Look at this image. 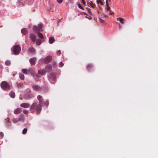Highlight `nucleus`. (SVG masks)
Here are the masks:
<instances>
[{"mask_svg":"<svg viewBox=\"0 0 158 158\" xmlns=\"http://www.w3.org/2000/svg\"><path fill=\"white\" fill-rule=\"evenodd\" d=\"M43 102L44 103L45 105L46 106H48L49 104V102L47 101H46L45 102Z\"/></svg>","mask_w":158,"mask_h":158,"instance_id":"nucleus-38","label":"nucleus"},{"mask_svg":"<svg viewBox=\"0 0 158 158\" xmlns=\"http://www.w3.org/2000/svg\"><path fill=\"white\" fill-rule=\"evenodd\" d=\"M37 98L38 100L39 101V103L41 105L42 104V102L43 100L42 97L40 95H38Z\"/></svg>","mask_w":158,"mask_h":158,"instance_id":"nucleus-10","label":"nucleus"},{"mask_svg":"<svg viewBox=\"0 0 158 158\" xmlns=\"http://www.w3.org/2000/svg\"><path fill=\"white\" fill-rule=\"evenodd\" d=\"M21 31L22 33L24 35H26L27 33V29L25 28L22 29Z\"/></svg>","mask_w":158,"mask_h":158,"instance_id":"nucleus-14","label":"nucleus"},{"mask_svg":"<svg viewBox=\"0 0 158 158\" xmlns=\"http://www.w3.org/2000/svg\"><path fill=\"white\" fill-rule=\"evenodd\" d=\"M41 110V105L39 103L38 104L36 102L33 103L31 106L30 108V111L32 113L35 111H36L37 114L40 113Z\"/></svg>","mask_w":158,"mask_h":158,"instance_id":"nucleus-1","label":"nucleus"},{"mask_svg":"<svg viewBox=\"0 0 158 158\" xmlns=\"http://www.w3.org/2000/svg\"><path fill=\"white\" fill-rule=\"evenodd\" d=\"M114 14V13L113 12H112V13H109V15H113Z\"/></svg>","mask_w":158,"mask_h":158,"instance_id":"nucleus-43","label":"nucleus"},{"mask_svg":"<svg viewBox=\"0 0 158 158\" xmlns=\"http://www.w3.org/2000/svg\"><path fill=\"white\" fill-rule=\"evenodd\" d=\"M109 2H110V0H109Z\"/></svg>","mask_w":158,"mask_h":158,"instance_id":"nucleus-46","label":"nucleus"},{"mask_svg":"<svg viewBox=\"0 0 158 158\" xmlns=\"http://www.w3.org/2000/svg\"><path fill=\"white\" fill-rule=\"evenodd\" d=\"M92 2H90V3H89V5L90 6H91L92 8H94L95 6V4H92Z\"/></svg>","mask_w":158,"mask_h":158,"instance_id":"nucleus-27","label":"nucleus"},{"mask_svg":"<svg viewBox=\"0 0 158 158\" xmlns=\"http://www.w3.org/2000/svg\"><path fill=\"white\" fill-rule=\"evenodd\" d=\"M87 11L89 14L90 15H91L92 14V13L91 11V10L90 9L88 8Z\"/></svg>","mask_w":158,"mask_h":158,"instance_id":"nucleus-33","label":"nucleus"},{"mask_svg":"<svg viewBox=\"0 0 158 158\" xmlns=\"http://www.w3.org/2000/svg\"><path fill=\"white\" fill-rule=\"evenodd\" d=\"M63 0H57V2L59 3H61L62 2Z\"/></svg>","mask_w":158,"mask_h":158,"instance_id":"nucleus-39","label":"nucleus"},{"mask_svg":"<svg viewBox=\"0 0 158 158\" xmlns=\"http://www.w3.org/2000/svg\"><path fill=\"white\" fill-rule=\"evenodd\" d=\"M84 14L85 15H87V14L85 13H84Z\"/></svg>","mask_w":158,"mask_h":158,"instance_id":"nucleus-45","label":"nucleus"},{"mask_svg":"<svg viewBox=\"0 0 158 158\" xmlns=\"http://www.w3.org/2000/svg\"><path fill=\"white\" fill-rule=\"evenodd\" d=\"M5 64L6 65L9 66L10 64V60H7L6 61Z\"/></svg>","mask_w":158,"mask_h":158,"instance_id":"nucleus-26","label":"nucleus"},{"mask_svg":"<svg viewBox=\"0 0 158 158\" xmlns=\"http://www.w3.org/2000/svg\"><path fill=\"white\" fill-rule=\"evenodd\" d=\"M49 80L52 83H54L55 82L56 77L55 75L52 73L48 76Z\"/></svg>","mask_w":158,"mask_h":158,"instance_id":"nucleus-4","label":"nucleus"},{"mask_svg":"<svg viewBox=\"0 0 158 158\" xmlns=\"http://www.w3.org/2000/svg\"><path fill=\"white\" fill-rule=\"evenodd\" d=\"M27 128H24L23 129V131H22V133L23 134H26L27 132Z\"/></svg>","mask_w":158,"mask_h":158,"instance_id":"nucleus-29","label":"nucleus"},{"mask_svg":"<svg viewBox=\"0 0 158 158\" xmlns=\"http://www.w3.org/2000/svg\"><path fill=\"white\" fill-rule=\"evenodd\" d=\"M19 77L20 79L22 80H23L24 79V77L23 74H21L19 75Z\"/></svg>","mask_w":158,"mask_h":158,"instance_id":"nucleus-25","label":"nucleus"},{"mask_svg":"<svg viewBox=\"0 0 158 158\" xmlns=\"http://www.w3.org/2000/svg\"><path fill=\"white\" fill-rule=\"evenodd\" d=\"M42 27H43V25L41 24H39L38 25V30H39V31H43L42 29Z\"/></svg>","mask_w":158,"mask_h":158,"instance_id":"nucleus-19","label":"nucleus"},{"mask_svg":"<svg viewBox=\"0 0 158 158\" xmlns=\"http://www.w3.org/2000/svg\"><path fill=\"white\" fill-rule=\"evenodd\" d=\"M37 33L38 34V35L39 37L40 38H41L42 39L44 38V36L42 33H40L39 32Z\"/></svg>","mask_w":158,"mask_h":158,"instance_id":"nucleus-24","label":"nucleus"},{"mask_svg":"<svg viewBox=\"0 0 158 158\" xmlns=\"http://www.w3.org/2000/svg\"><path fill=\"white\" fill-rule=\"evenodd\" d=\"M36 44L37 45H39L42 43V41L40 39H38L36 41Z\"/></svg>","mask_w":158,"mask_h":158,"instance_id":"nucleus-21","label":"nucleus"},{"mask_svg":"<svg viewBox=\"0 0 158 158\" xmlns=\"http://www.w3.org/2000/svg\"><path fill=\"white\" fill-rule=\"evenodd\" d=\"M27 51L30 53H34L35 52V49L33 47H31L28 49Z\"/></svg>","mask_w":158,"mask_h":158,"instance_id":"nucleus-11","label":"nucleus"},{"mask_svg":"<svg viewBox=\"0 0 158 158\" xmlns=\"http://www.w3.org/2000/svg\"><path fill=\"white\" fill-rule=\"evenodd\" d=\"M38 72V73L40 74V75H44L45 73V71L43 70L39 71Z\"/></svg>","mask_w":158,"mask_h":158,"instance_id":"nucleus-23","label":"nucleus"},{"mask_svg":"<svg viewBox=\"0 0 158 158\" xmlns=\"http://www.w3.org/2000/svg\"><path fill=\"white\" fill-rule=\"evenodd\" d=\"M32 86L33 89L35 90L38 91H40L42 88L37 85H32Z\"/></svg>","mask_w":158,"mask_h":158,"instance_id":"nucleus-5","label":"nucleus"},{"mask_svg":"<svg viewBox=\"0 0 158 158\" xmlns=\"http://www.w3.org/2000/svg\"><path fill=\"white\" fill-rule=\"evenodd\" d=\"M21 51L20 47L18 45H16L13 47V52L15 55L18 54Z\"/></svg>","mask_w":158,"mask_h":158,"instance_id":"nucleus-3","label":"nucleus"},{"mask_svg":"<svg viewBox=\"0 0 158 158\" xmlns=\"http://www.w3.org/2000/svg\"><path fill=\"white\" fill-rule=\"evenodd\" d=\"M60 50H59L58 51L56 52V54L58 56H59L60 54Z\"/></svg>","mask_w":158,"mask_h":158,"instance_id":"nucleus-37","label":"nucleus"},{"mask_svg":"<svg viewBox=\"0 0 158 158\" xmlns=\"http://www.w3.org/2000/svg\"><path fill=\"white\" fill-rule=\"evenodd\" d=\"M99 21H100V22L102 23H103L104 22V21L103 19H102L101 18H99Z\"/></svg>","mask_w":158,"mask_h":158,"instance_id":"nucleus-36","label":"nucleus"},{"mask_svg":"<svg viewBox=\"0 0 158 158\" xmlns=\"http://www.w3.org/2000/svg\"><path fill=\"white\" fill-rule=\"evenodd\" d=\"M3 136V133L2 132L0 133V139H1Z\"/></svg>","mask_w":158,"mask_h":158,"instance_id":"nucleus-35","label":"nucleus"},{"mask_svg":"<svg viewBox=\"0 0 158 158\" xmlns=\"http://www.w3.org/2000/svg\"><path fill=\"white\" fill-rule=\"evenodd\" d=\"M0 86L4 90H7L9 89L10 88V84L5 81L1 82Z\"/></svg>","mask_w":158,"mask_h":158,"instance_id":"nucleus-2","label":"nucleus"},{"mask_svg":"<svg viewBox=\"0 0 158 158\" xmlns=\"http://www.w3.org/2000/svg\"><path fill=\"white\" fill-rule=\"evenodd\" d=\"M118 19L119 21L121 24H123L124 23V19L123 18H117V20L118 21Z\"/></svg>","mask_w":158,"mask_h":158,"instance_id":"nucleus-18","label":"nucleus"},{"mask_svg":"<svg viewBox=\"0 0 158 158\" xmlns=\"http://www.w3.org/2000/svg\"><path fill=\"white\" fill-rule=\"evenodd\" d=\"M20 106L22 107L27 108L29 107L30 105L29 103H25L21 104Z\"/></svg>","mask_w":158,"mask_h":158,"instance_id":"nucleus-8","label":"nucleus"},{"mask_svg":"<svg viewBox=\"0 0 158 158\" xmlns=\"http://www.w3.org/2000/svg\"><path fill=\"white\" fill-rule=\"evenodd\" d=\"M30 38L33 42H35L36 39V36L35 34L32 33L30 35Z\"/></svg>","mask_w":158,"mask_h":158,"instance_id":"nucleus-7","label":"nucleus"},{"mask_svg":"<svg viewBox=\"0 0 158 158\" xmlns=\"http://www.w3.org/2000/svg\"><path fill=\"white\" fill-rule=\"evenodd\" d=\"M78 7L79 8H80V9H81L82 10L84 9V8L82 7V6L80 4H78Z\"/></svg>","mask_w":158,"mask_h":158,"instance_id":"nucleus-31","label":"nucleus"},{"mask_svg":"<svg viewBox=\"0 0 158 158\" xmlns=\"http://www.w3.org/2000/svg\"><path fill=\"white\" fill-rule=\"evenodd\" d=\"M20 118H14L13 120L12 121H13V122L14 123H16L17 122H19V121H20Z\"/></svg>","mask_w":158,"mask_h":158,"instance_id":"nucleus-17","label":"nucleus"},{"mask_svg":"<svg viewBox=\"0 0 158 158\" xmlns=\"http://www.w3.org/2000/svg\"><path fill=\"white\" fill-rule=\"evenodd\" d=\"M92 68V65L91 64H88L86 66V68L88 70H90Z\"/></svg>","mask_w":158,"mask_h":158,"instance_id":"nucleus-16","label":"nucleus"},{"mask_svg":"<svg viewBox=\"0 0 158 158\" xmlns=\"http://www.w3.org/2000/svg\"><path fill=\"white\" fill-rule=\"evenodd\" d=\"M97 1L98 3H99L102 5H103V4L101 0H97Z\"/></svg>","mask_w":158,"mask_h":158,"instance_id":"nucleus-30","label":"nucleus"},{"mask_svg":"<svg viewBox=\"0 0 158 158\" xmlns=\"http://www.w3.org/2000/svg\"><path fill=\"white\" fill-rule=\"evenodd\" d=\"M9 95L11 98H14L15 97V93L12 92H10Z\"/></svg>","mask_w":158,"mask_h":158,"instance_id":"nucleus-20","label":"nucleus"},{"mask_svg":"<svg viewBox=\"0 0 158 158\" xmlns=\"http://www.w3.org/2000/svg\"><path fill=\"white\" fill-rule=\"evenodd\" d=\"M52 60V57L51 56H47L44 60V62L46 63L49 62Z\"/></svg>","mask_w":158,"mask_h":158,"instance_id":"nucleus-6","label":"nucleus"},{"mask_svg":"<svg viewBox=\"0 0 158 158\" xmlns=\"http://www.w3.org/2000/svg\"><path fill=\"white\" fill-rule=\"evenodd\" d=\"M55 41V39L53 37H51L49 38V42L51 44H52Z\"/></svg>","mask_w":158,"mask_h":158,"instance_id":"nucleus-13","label":"nucleus"},{"mask_svg":"<svg viewBox=\"0 0 158 158\" xmlns=\"http://www.w3.org/2000/svg\"><path fill=\"white\" fill-rule=\"evenodd\" d=\"M22 72L24 74H26L27 73V70L26 69H23L22 70Z\"/></svg>","mask_w":158,"mask_h":158,"instance_id":"nucleus-28","label":"nucleus"},{"mask_svg":"<svg viewBox=\"0 0 158 158\" xmlns=\"http://www.w3.org/2000/svg\"><path fill=\"white\" fill-rule=\"evenodd\" d=\"M33 30L35 33H37L39 32V31L38 27L36 26H34L33 27Z\"/></svg>","mask_w":158,"mask_h":158,"instance_id":"nucleus-15","label":"nucleus"},{"mask_svg":"<svg viewBox=\"0 0 158 158\" xmlns=\"http://www.w3.org/2000/svg\"><path fill=\"white\" fill-rule=\"evenodd\" d=\"M19 5H21V2H19Z\"/></svg>","mask_w":158,"mask_h":158,"instance_id":"nucleus-44","label":"nucleus"},{"mask_svg":"<svg viewBox=\"0 0 158 158\" xmlns=\"http://www.w3.org/2000/svg\"><path fill=\"white\" fill-rule=\"evenodd\" d=\"M85 18H87L88 19H89V20H91L92 19V18L90 17H88L87 16H86Z\"/></svg>","mask_w":158,"mask_h":158,"instance_id":"nucleus-41","label":"nucleus"},{"mask_svg":"<svg viewBox=\"0 0 158 158\" xmlns=\"http://www.w3.org/2000/svg\"><path fill=\"white\" fill-rule=\"evenodd\" d=\"M64 64L62 62H61L59 63V66L60 67H62L63 66Z\"/></svg>","mask_w":158,"mask_h":158,"instance_id":"nucleus-32","label":"nucleus"},{"mask_svg":"<svg viewBox=\"0 0 158 158\" xmlns=\"http://www.w3.org/2000/svg\"><path fill=\"white\" fill-rule=\"evenodd\" d=\"M36 77H40V74H39L38 73V74H36Z\"/></svg>","mask_w":158,"mask_h":158,"instance_id":"nucleus-40","label":"nucleus"},{"mask_svg":"<svg viewBox=\"0 0 158 158\" xmlns=\"http://www.w3.org/2000/svg\"><path fill=\"white\" fill-rule=\"evenodd\" d=\"M82 3H83V4H84V5H85V1H84V0H82Z\"/></svg>","mask_w":158,"mask_h":158,"instance_id":"nucleus-42","label":"nucleus"},{"mask_svg":"<svg viewBox=\"0 0 158 158\" xmlns=\"http://www.w3.org/2000/svg\"><path fill=\"white\" fill-rule=\"evenodd\" d=\"M23 113L25 114H27L28 113V112L27 110H24L23 111Z\"/></svg>","mask_w":158,"mask_h":158,"instance_id":"nucleus-34","label":"nucleus"},{"mask_svg":"<svg viewBox=\"0 0 158 158\" xmlns=\"http://www.w3.org/2000/svg\"><path fill=\"white\" fill-rule=\"evenodd\" d=\"M35 58H31L29 60V61L30 63L32 65H34L35 64Z\"/></svg>","mask_w":158,"mask_h":158,"instance_id":"nucleus-12","label":"nucleus"},{"mask_svg":"<svg viewBox=\"0 0 158 158\" xmlns=\"http://www.w3.org/2000/svg\"><path fill=\"white\" fill-rule=\"evenodd\" d=\"M106 3L107 6V10H109L110 11V8L108 5V2L107 0H106Z\"/></svg>","mask_w":158,"mask_h":158,"instance_id":"nucleus-22","label":"nucleus"},{"mask_svg":"<svg viewBox=\"0 0 158 158\" xmlns=\"http://www.w3.org/2000/svg\"><path fill=\"white\" fill-rule=\"evenodd\" d=\"M22 110V109L21 108H18L14 111V113L15 114H18L20 113Z\"/></svg>","mask_w":158,"mask_h":158,"instance_id":"nucleus-9","label":"nucleus"}]
</instances>
